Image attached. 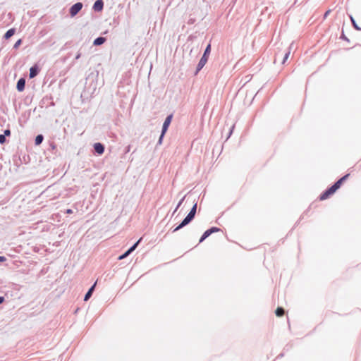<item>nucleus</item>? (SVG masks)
I'll list each match as a JSON object with an SVG mask.
<instances>
[{
    "instance_id": "4c0bfd02",
    "label": "nucleus",
    "mask_w": 361,
    "mask_h": 361,
    "mask_svg": "<svg viewBox=\"0 0 361 361\" xmlns=\"http://www.w3.org/2000/svg\"><path fill=\"white\" fill-rule=\"evenodd\" d=\"M177 210H176V209H174L173 212V215L176 212Z\"/></svg>"
},
{
    "instance_id": "bb28decb",
    "label": "nucleus",
    "mask_w": 361,
    "mask_h": 361,
    "mask_svg": "<svg viewBox=\"0 0 361 361\" xmlns=\"http://www.w3.org/2000/svg\"><path fill=\"white\" fill-rule=\"evenodd\" d=\"M289 55H290V51H288L285 54L284 56H283V61H282V63H285V62L286 61V60L288 59L289 57Z\"/></svg>"
},
{
    "instance_id": "72a5a7b5",
    "label": "nucleus",
    "mask_w": 361,
    "mask_h": 361,
    "mask_svg": "<svg viewBox=\"0 0 361 361\" xmlns=\"http://www.w3.org/2000/svg\"><path fill=\"white\" fill-rule=\"evenodd\" d=\"M330 12H331L330 10L326 11L325 12L324 15V18H326L328 16V15L329 14Z\"/></svg>"
},
{
    "instance_id": "9d476101",
    "label": "nucleus",
    "mask_w": 361,
    "mask_h": 361,
    "mask_svg": "<svg viewBox=\"0 0 361 361\" xmlns=\"http://www.w3.org/2000/svg\"><path fill=\"white\" fill-rule=\"evenodd\" d=\"M104 9V1L96 0L92 6V10L95 12H101Z\"/></svg>"
},
{
    "instance_id": "5701e85b",
    "label": "nucleus",
    "mask_w": 361,
    "mask_h": 361,
    "mask_svg": "<svg viewBox=\"0 0 361 361\" xmlns=\"http://www.w3.org/2000/svg\"><path fill=\"white\" fill-rule=\"evenodd\" d=\"M165 134L166 133H164L163 132H161V135H160V136L159 137V140H158V142H157V145H161Z\"/></svg>"
},
{
    "instance_id": "e433bc0d",
    "label": "nucleus",
    "mask_w": 361,
    "mask_h": 361,
    "mask_svg": "<svg viewBox=\"0 0 361 361\" xmlns=\"http://www.w3.org/2000/svg\"><path fill=\"white\" fill-rule=\"evenodd\" d=\"M283 354L281 353L278 357H283Z\"/></svg>"
},
{
    "instance_id": "2eb2a0df",
    "label": "nucleus",
    "mask_w": 361,
    "mask_h": 361,
    "mask_svg": "<svg viewBox=\"0 0 361 361\" xmlns=\"http://www.w3.org/2000/svg\"><path fill=\"white\" fill-rule=\"evenodd\" d=\"M106 41V37L100 36V37H98L96 39H94V40L93 42V45L94 46H100V45L103 44Z\"/></svg>"
},
{
    "instance_id": "f8f14e48",
    "label": "nucleus",
    "mask_w": 361,
    "mask_h": 361,
    "mask_svg": "<svg viewBox=\"0 0 361 361\" xmlns=\"http://www.w3.org/2000/svg\"><path fill=\"white\" fill-rule=\"evenodd\" d=\"M349 176V173L344 175L333 184L334 186L336 188V190H338L341 188L343 182L348 178Z\"/></svg>"
},
{
    "instance_id": "f3484780",
    "label": "nucleus",
    "mask_w": 361,
    "mask_h": 361,
    "mask_svg": "<svg viewBox=\"0 0 361 361\" xmlns=\"http://www.w3.org/2000/svg\"><path fill=\"white\" fill-rule=\"evenodd\" d=\"M211 44L209 43L207 44V46L206 47L204 51V53H203V55L202 56V57H204L205 59H209V56L210 55V53H211Z\"/></svg>"
},
{
    "instance_id": "dca6fc26",
    "label": "nucleus",
    "mask_w": 361,
    "mask_h": 361,
    "mask_svg": "<svg viewBox=\"0 0 361 361\" xmlns=\"http://www.w3.org/2000/svg\"><path fill=\"white\" fill-rule=\"evenodd\" d=\"M16 33V28H10L8 30L4 35L5 39H10Z\"/></svg>"
},
{
    "instance_id": "20e7f679",
    "label": "nucleus",
    "mask_w": 361,
    "mask_h": 361,
    "mask_svg": "<svg viewBox=\"0 0 361 361\" xmlns=\"http://www.w3.org/2000/svg\"><path fill=\"white\" fill-rule=\"evenodd\" d=\"M336 188L332 185L331 186L329 187L327 189H326L320 195H319V200H325L328 199L331 195L334 194L336 192Z\"/></svg>"
},
{
    "instance_id": "6ab92c4d",
    "label": "nucleus",
    "mask_w": 361,
    "mask_h": 361,
    "mask_svg": "<svg viewBox=\"0 0 361 361\" xmlns=\"http://www.w3.org/2000/svg\"><path fill=\"white\" fill-rule=\"evenodd\" d=\"M44 140V136L42 134L37 135L35 138V145H39Z\"/></svg>"
},
{
    "instance_id": "1a4fd4ad",
    "label": "nucleus",
    "mask_w": 361,
    "mask_h": 361,
    "mask_svg": "<svg viewBox=\"0 0 361 361\" xmlns=\"http://www.w3.org/2000/svg\"><path fill=\"white\" fill-rule=\"evenodd\" d=\"M40 69L37 64H35L30 68L29 78L30 79L35 78L39 73Z\"/></svg>"
},
{
    "instance_id": "423d86ee",
    "label": "nucleus",
    "mask_w": 361,
    "mask_h": 361,
    "mask_svg": "<svg viewBox=\"0 0 361 361\" xmlns=\"http://www.w3.org/2000/svg\"><path fill=\"white\" fill-rule=\"evenodd\" d=\"M142 240V238H140L137 242H135L131 247H130L124 253L121 255L118 259L119 260L123 259L128 256H129L138 246L139 243Z\"/></svg>"
},
{
    "instance_id": "cd10ccee",
    "label": "nucleus",
    "mask_w": 361,
    "mask_h": 361,
    "mask_svg": "<svg viewBox=\"0 0 361 361\" xmlns=\"http://www.w3.org/2000/svg\"><path fill=\"white\" fill-rule=\"evenodd\" d=\"M3 135H5L6 137H9L11 135L10 129L7 128V129L4 130Z\"/></svg>"
},
{
    "instance_id": "b1692460",
    "label": "nucleus",
    "mask_w": 361,
    "mask_h": 361,
    "mask_svg": "<svg viewBox=\"0 0 361 361\" xmlns=\"http://www.w3.org/2000/svg\"><path fill=\"white\" fill-rule=\"evenodd\" d=\"M6 142V137L3 134L0 135V144L3 145Z\"/></svg>"
},
{
    "instance_id": "c9c22d12",
    "label": "nucleus",
    "mask_w": 361,
    "mask_h": 361,
    "mask_svg": "<svg viewBox=\"0 0 361 361\" xmlns=\"http://www.w3.org/2000/svg\"><path fill=\"white\" fill-rule=\"evenodd\" d=\"M50 106H54V102H51V104H50Z\"/></svg>"
},
{
    "instance_id": "aec40b11",
    "label": "nucleus",
    "mask_w": 361,
    "mask_h": 361,
    "mask_svg": "<svg viewBox=\"0 0 361 361\" xmlns=\"http://www.w3.org/2000/svg\"><path fill=\"white\" fill-rule=\"evenodd\" d=\"M285 313V310L282 307H278L275 310V314L277 317H282Z\"/></svg>"
},
{
    "instance_id": "a878e982",
    "label": "nucleus",
    "mask_w": 361,
    "mask_h": 361,
    "mask_svg": "<svg viewBox=\"0 0 361 361\" xmlns=\"http://www.w3.org/2000/svg\"><path fill=\"white\" fill-rule=\"evenodd\" d=\"M185 197H186V195H185L183 198H181V200L178 202V204H177V206L176 207V210H178V209L180 207V205L183 202Z\"/></svg>"
},
{
    "instance_id": "a211bd4d",
    "label": "nucleus",
    "mask_w": 361,
    "mask_h": 361,
    "mask_svg": "<svg viewBox=\"0 0 361 361\" xmlns=\"http://www.w3.org/2000/svg\"><path fill=\"white\" fill-rule=\"evenodd\" d=\"M184 223V219H183V221L176 226L174 228L172 229V233H175L178 231H179L180 229L183 228V227L186 226L187 225H188V223Z\"/></svg>"
},
{
    "instance_id": "f03ea898",
    "label": "nucleus",
    "mask_w": 361,
    "mask_h": 361,
    "mask_svg": "<svg viewBox=\"0 0 361 361\" xmlns=\"http://www.w3.org/2000/svg\"><path fill=\"white\" fill-rule=\"evenodd\" d=\"M197 203L195 202L192 207L191 208L190 211L189 212V213L187 214V216L183 219H184V223H188V224L192 222V221L195 219V214H196V212H197Z\"/></svg>"
},
{
    "instance_id": "7c9ffc66",
    "label": "nucleus",
    "mask_w": 361,
    "mask_h": 361,
    "mask_svg": "<svg viewBox=\"0 0 361 361\" xmlns=\"http://www.w3.org/2000/svg\"><path fill=\"white\" fill-rule=\"evenodd\" d=\"M80 56H81V53L78 51V52L77 53V54H76L75 57V60H78V59H79L80 58Z\"/></svg>"
},
{
    "instance_id": "473e14b6",
    "label": "nucleus",
    "mask_w": 361,
    "mask_h": 361,
    "mask_svg": "<svg viewBox=\"0 0 361 361\" xmlns=\"http://www.w3.org/2000/svg\"><path fill=\"white\" fill-rule=\"evenodd\" d=\"M6 258L4 256H0V262H5Z\"/></svg>"
},
{
    "instance_id": "39448f33",
    "label": "nucleus",
    "mask_w": 361,
    "mask_h": 361,
    "mask_svg": "<svg viewBox=\"0 0 361 361\" xmlns=\"http://www.w3.org/2000/svg\"><path fill=\"white\" fill-rule=\"evenodd\" d=\"M83 4L81 2H77L72 5L69 8V15L71 17L75 16L82 8Z\"/></svg>"
},
{
    "instance_id": "0eeeda50",
    "label": "nucleus",
    "mask_w": 361,
    "mask_h": 361,
    "mask_svg": "<svg viewBox=\"0 0 361 361\" xmlns=\"http://www.w3.org/2000/svg\"><path fill=\"white\" fill-rule=\"evenodd\" d=\"M173 119V114H169L166 118H165L164 123L162 125L161 132L164 133H166Z\"/></svg>"
},
{
    "instance_id": "6e6552de",
    "label": "nucleus",
    "mask_w": 361,
    "mask_h": 361,
    "mask_svg": "<svg viewBox=\"0 0 361 361\" xmlns=\"http://www.w3.org/2000/svg\"><path fill=\"white\" fill-rule=\"evenodd\" d=\"M94 152L98 155H102L105 150L104 145L101 142H96L93 145Z\"/></svg>"
},
{
    "instance_id": "f704fd0d",
    "label": "nucleus",
    "mask_w": 361,
    "mask_h": 361,
    "mask_svg": "<svg viewBox=\"0 0 361 361\" xmlns=\"http://www.w3.org/2000/svg\"><path fill=\"white\" fill-rule=\"evenodd\" d=\"M5 301V298L4 296H0V305L2 304Z\"/></svg>"
},
{
    "instance_id": "412c9836",
    "label": "nucleus",
    "mask_w": 361,
    "mask_h": 361,
    "mask_svg": "<svg viewBox=\"0 0 361 361\" xmlns=\"http://www.w3.org/2000/svg\"><path fill=\"white\" fill-rule=\"evenodd\" d=\"M350 21H351L353 27L356 30H361V27L357 24V23H356L355 20L354 19V18L352 16H350Z\"/></svg>"
},
{
    "instance_id": "c756f323",
    "label": "nucleus",
    "mask_w": 361,
    "mask_h": 361,
    "mask_svg": "<svg viewBox=\"0 0 361 361\" xmlns=\"http://www.w3.org/2000/svg\"><path fill=\"white\" fill-rule=\"evenodd\" d=\"M130 151V145H128V146L125 148V153H128Z\"/></svg>"
},
{
    "instance_id": "2f4dec72",
    "label": "nucleus",
    "mask_w": 361,
    "mask_h": 361,
    "mask_svg": "<svg viewBox=\"0 0 361 361\" xmlns=\"http://www.w3.org/2000/svg\"><path fill=\"white\" fill-rule=\"evenodd\" d=\"M73 213V210L71 209H67L66 210V214H71Z\"/></svg>"
},
{
    "instance_id": "f257e3e1",
    "label": "nucleus",
    "mask_w": 361,
    "mask_h": 361,
    "mask_svg": "<svg viewBox=\"0 0 361 361\" xmlns=\"http://www.w3.org/2000/svg\"><path fill=\"white\" fill-rule=\"evenodd\" d=\"M98 77V73H90L86 78V82L85 84L84 93L87 92L90 94H94L97 89V78Z\"/></svg>"
},
{
    "instance_id": "c85d7f7f",
    "label": "nucleus",
    "mask_w": 361,
    "mask_h": 361,
    "mask_svg": "<svg viewBox=\"0 0 361 361\" xmlns=\"http://www.w3.org/2000/svg\"><path fill=\"white\" fill-rule=\"evenodd\" d=\"M234 127H235V126L233 125V126H231V128H230V130H229L228 135V137H227V138H228V137L231 135V134H232V133H233V129H234Z\"/></svg>"
},
{
    "instance_id": "4be33fe9",
    "label": "nucleus",
    "mask_w": 361,
    "mask_h": 361,
    "mask_svg": "<svg viewBox=\"0 0 361 361\" xmlns=\"http://www.w3.org/2000/svg\"><path fill=\"white\" fill-rule=\"evenodd\" d=\"M23 40L21 39H18L13 45V49H17L22 44Z\"/></svg>"
},
{
    "instance_id": "393cba45",
    "label": "nucleus",
    "mask_w": 361,
    "mask_h": 361,
    "mask_svg": "<svg viewBox=\"0 0 361 361\" xmlns=\"http://www.w3.org/2000/svg\"><path fill=\"white\" fill-rule=\"evenodd\" d=\"M340 38L343 39V40H345L347 42H349V39L345 35L343 30H342V32H341V35L340 36Z\"/></svg>"
},
{
    "instance_id": "4468645a",
    "label": "nucleus",
    "mask_w": 361,
    "mask_h": 361,
    "mask_svg": "<svg viewBox=\"0 0 361 361\" xmlns=\"http://www.w3.org/2000/svg\"><path fill=\"white\" fill-rule=\"evenodd\" d=\"M96 282L89 288L87 292L85 293L84 296V301H87L92 295L93 292L95 289Z\"/></svg>"
},
{
    "instance_id": "9b49d317",
    "label": "nucleus",
    "mask_w": 361,
    "mask_h": 361,
    "mask_svg": "<svg viewBox=\"0 0 361 361\" xmlns=\"http://www.w3.org/2000/svg\"><path fill=\"white\" fill-rule=\"evenodd\" d=\"M208 59H205L204 57H201L200 60L199 61L197 67L196 71L195 72V75H197V73L203 68V67L207 63Z\"/></svg>"
},
{
    "instance_id": "7ed1b4c3",
    "label": "nucleus",
    "mask_w": 361,
    "mask_h": 361,
    "mask_svg": "<svg viewBox=\"0 0 361 361\" xmlns=\"http://www.w3.org/2000/svg\"><path fill=\"white\" fill-rule=\"evenodd\" d=\"M221 229L218 227L212 226L209 229L206 230L199 240V243H202L206 238L210 236L212 233L220 231Z\"/></svg>"
},
{
    "instance_id": "ddd939ff",
    "label": "nucleus",
    "mask_w": 361,
    "mask_h": 361,
    "mask_svg": "<svg viewBox=\"0 0 361 361\" xmlns=\"http://www.w3.org/2000/svg\"><path fill=\"white\" fill-rule=\"evenodd\" d=\"M26 80L25 78H20L16 84V89L18 92H23L25 87Z\"/></svg>"
}]
</instances>
